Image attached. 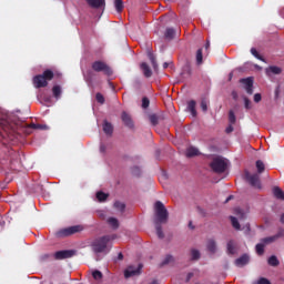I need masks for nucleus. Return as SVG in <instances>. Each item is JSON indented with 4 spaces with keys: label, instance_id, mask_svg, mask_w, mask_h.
Listing matches in <instances>:
<instances>
[{
    "label": "nucleus",
    "instance_id": "37",
    "mask_svg": "<svg viewBox=\"0 0 284 284\" xmlns=\"http://www.w3.org/2000/svg\"><path fill=\"white\" fill-rule=\"evenodd\" d=\"M207 250H209V252H216V242H214V241H209V243H207Z\"/></svg>",
    "mask_w": 284,
    "mask_h": 284
},
{
    "label": "nucleus",
    "instance_id": "13",
    "mask_svg": "<svg viewBox=\"0 0 284 284\" xmlns=\"http://www.w3.org/2000/svg\"><path fill=\"white\" fill-rule=\"evenodd\" d=\"M74 251H60L54 254L58 261H63V258H72Z\"/></svg>",
    "mask_w": 284,
    "mask_h": 284
},
{
    "label": "nucleus",
    "instance_id": "29",
    "mask_svg": "<svg viewBox=\"0 0 284 284\" xmlns=\"http://www.w3.org/2000/svg\"><path fill=\"white\" fill-rule=\"evenodd\" d=\"M227 252H229V254H235L236 253V243H234V241H230L227 243Z\"/></svg>",
    "mask_w": 284,
    "mask_h": 284
},
{
    "label": "nucleus",
    "instance_id": "47",
    "mask_svg": "<svg viewBox=\"0 0 284 284\" xmlns=\"http://www.w3.org/2000/svg\"><path fill=\"white\" fill-rule=\"evenodd\" d=\"M262 99H263V97L261 95V93H255L254 94V102L255 103H261Z\"/></svg>",
    "mask_w": 284,
    "mask_h": 284
},
{
    "label": "nucleus",
    "instance_id": "9",
    "mask_svg": "<svg viewBox=\"0 0 284 284\" xmlns=\"http://www.w3.org/2000/svg\"><path fill=\"white\" fill-rule=\"evenodd\" d=\"M141 274V265L139 266H129L124 271V276L126 278H132V276H139Z\"/></svg>",
    "mask_w": 284,
    "mask_h": 284
},
{
    "label": "nucleus",
    "instance_id": "8",
    "mask_svg": "<svg viewBox=\"0 0 284 284\" xmlns=\"http://www.w3.org/2000/svg\"><path fill=\"white\" fill-rule=\"evenodd\" d=\"M240 83H243V85H245V91L248 94H254V78L250 77V78L241 79Z\"/></svg>",
    "mask_w": 284,
    "mask_h": 284
},
{
    "label": "nucleus",
    "instance_id": "19",
    "mask_svg": "<svg viewBox=\"0 0 284 284\" xmlns=\"http://www.w3.org/2000/svg\"><path fill=\"white\" fill-rule=\"evenodd\" d=\"M278 239H281V235L276 234L273 236L264 237L261 240V242L266 246V245H271V243H275V241H278Z\"/></svg>",
    "mask_w": 284,
    "mask_h": 284
},
{
    "label": "nucleus",
    "instance_id": "55",
    "mask_svg": "<svg viewBox=\"0 0 284 284\" xmlns=\"http://www.w3.org/2000/svg\"><path fill=\"white\" fill-rule=\"evenodd\" d=\"M189 227H190L191 230H194V225H192V222L189 223Z\"/></svg>",
    "mask_w": 284,
    "mask_h": 284
},
{
    "label": "nucleus",
    "instance_id": "12",
    "mask_svg": "<svg viewBox=\"0 0 284 284\" xmlns=\"http://www.w3.org/2000/svg\"><path fill=\"white\" fill-rule=\"evenodd\" d=\"M87 3L94 10H99V8H105V0H87Z\"/></svg>",
    "mask_w": 284,
    "mask_h": 284
},
{
    "label": "nucleus",
    "instance_id": "38",
    "mask_svg": "<svg viewBox=\"0 0 284 284\" xmlns=\"http://www.w3.org/2000/svg\"><path fill=\"white\" fill-rule=\"evenodd\" d=\"M268 265H272L273 267H276L278 265V258H276V256H271L268 258Z\"/></svg>",
    "mask_w": 284,
    "mask_h": 284
},
{
    "label": "nucleus",
    "instance_id": "46",
    "mask_svg": "<svg viewBox=\"0 0 284 284\" xmlns=\"http://www.w3.org/2000/svg\"><path fill=\"white\" fill-rule=\"evenodd\" d=\"M174 261V257L171 255H168L164 261H163V265H168L169 263H172Z\"/></svg>",
    "mask_w": 284,
    "mask_h": 284
},
{
    "label": "nucleus",
    "instance_id": "59",
    "mask_svg": "<svg viewBox=\"0 0 284 284\" xmlns=\"http://www.w3.org/2000/svg\"><path fill=\"white\" fill-rule=\"evenodd\" d=\"M281 222L284 223V214L281 215Z\"/></svg>",
    "mask_w": 284,
    "mask_h": 284
},
{
    "label": "nucleus",
    "instance_id": "20",
    "mask_svg": "<svg viewBox=\"0 0 284 284\" xmlns=\"http://www.w3.org/2000/svg\"><path fill=\"white\" fill-rule=\"evenodd\" d=\"M103 132L106 133L109 136H112V133L114 132V126H112V123L104 121Z\"/></svg>",
    "mask_w": 284,
    "mask_h": 284
},
{
    "label": "nucleus",
    "instance_id": "26",
    "mask_svg": "<svg viewBox=\"0 0 284 284\" xmlns=\"http://www.w3.org/2000/svg\"><path fill=\"white\" fill-rule=\"evenodd\" d=\"M255 165H256L257 174H263L265 172V163H263V161L257 160L255 162Z\"/></svg>",
    "mask_w": 284,
    "mask_h": 284
},
{
    "label": "nucleus",
    "instance_id": "48",
    "mask_svg": "<svg viewBox=\"0 0 284 284\" xmlns=\"http://www.w3.org/2000/svg\"><path fill=\"white\" fill-rule=\"evenodd\" d=\"M234 132V126L233 124H229V126L225 129L226 134H232Z\"/></svg>",
    "mask_w": 284,
    "mask_h": 284
},
{
    "label": "nucleus",
    "instance_id": "32",
    "mask_svg": "<svg viewBox=\"0 0 284 284\" xmlns=\"http://www.w3.org/2000/svg\"><path fill=\"white\" fill-rule=\"evenodd\" d=\"M196 63L201 65L203 63V49L196 51Z\"/></svg>",
    "mask_w": 284,
    "mask_h": 284
},
{
    "label": "nucleus",
    "instance_id": "45",
    "mask_svg": "<svg viewBox=\"0 0 284 284\" xmlns=\"http://www.w3.org/2000/svg\"><path fill=\"white\" fill-rule=\"evenodd\" d=\"M254 284H272V283L270 282V280H267L265 277H261Z\"/></svg>",
    "mask_w": 284,
    "mask_h": 284
},
{
    "label": "nucleus",
    "instance_id": "4",
    "mask_svg": "<svg viewBox=\"0 0 284 284\" xmlns=\"http://www.w3.org/2000/svg\"><path fill=\"white\" fill-rule=\"evenodd\" d=\"M91 68L93 72H103L104 74H106V77H112V69L110 68V65H108V63L101 60L94 61L91 64Z\"/></svg>",
    "mask_w": 284,
    "mask_h": 284
},
{
    "label": "nucleus",
    "instance_id": "58",
    "mask_svg": "<svg viewBox=\"0 0 284 284\" xmlns=\"http://www.w3.org/2000/svg\"><path fill=\"white\" fill-rule=\"evenodd\" d=\"M232 77H234V74H233V73H230V74H229L230 81H232Z\"/></svg>",
    "mask_w": 284,
    "mask_h": 284
},
{
    "label": "nucleus",
    "instance_id": "57",
    "mask_svg": "<svg viewBox=\"0 0 284 284\" xmlns=\"http://www.w3.org/2000/svg\"><path fill=\"white\" fill-rule=\"evenodd\" d=\"M255 68H256L257 70H263V68H261L258 64H255Z\"/></svg>",
    "mask_w": 284,
    "mask_h": 284
},
{
    "label": "nucleus",
    "instance_id": "7",
    "mask_svg": "<svg viewBox=\"0 0 284 284\" xmlns=\"http://www.w3.org/2000/svg\"><path fill=\"white\" fill-rule=\"evenodd\" d=\"M246 216L239 214L237 216H231V223L234 230H241V225H245Z\"/></svg>",
    "mask_w": 284,
    "mask_h": 284
},
{
    "label": "nucleus",
    "instance_id": "14",
    "mask_svg": "<svg viewBox=\"0 0 284 284\" xmlns=\"http://www.w3.org/2000/svg\"><path fill=\"white\" fill-rule=\"evenodd\" d=\"M154 212L155 214H168V209L165 207V204L161 201H156L154 203Z\"/></svg>",
    "mask_w": 284,
    "mask_h": 284
},
{
    "label": "nucleus",
    "instance_id": "5",
    "mask_svg": "<svg viewBox=\"0 0 284 284\" xmlns=\"http://www.w3.org/2000/svg\"><path fill=\"white\" fill-rule=\"evenodd\" d=\"M244 176L247 181V183H250V185L252 187H255L256 190H261V174L258 173H250V171H245Z\"/></svg>",
    "mask_w": 284,
    "mask_h": 284
},
{
    "label": "nucleus",
    "instance_id": "27",
    "mask_svg": "<svg viewBox=\"0 0 284 284\" xmlns=\"http://www.w3.org/2000/svg\"><path fill=\"white\" fill-rule=\"evenodd\" d=\"M108 225H110V227H113V230H116V227H119V220H116L115 217H109L106 220Z\"/></svg>",
    "mask_w": 284,
    "mask_h": 284
},
{
    "label": "nucleus",
    "instance_id": "54",
    "mask_svg": "<svg viewBox=\"0 0 284 284\" xmlns=\"http://www.w3.org/2000/svg\"><path fill=\"white\" fill-rule=\"evenodd\" d=\"M100 150H101V152H105V146H104V145H101V146H100Z\"/></svg>",
    "mask_w": 284,
    "mask_h": 284
},
{
    "label": "nucleus",
    "instance_id": "28",
    "mask_svg": "<svg viewBox=\"0 0 284 284\" xmlns=\"http://www.w3.org/2000/svg\"><path fill=\"white\" fill-rule=\"evenodd\" d=\"M113 206L115 210H118V212H125V204L121 201H115Z\"/></svg>",
    "mask_w": 284,
    "mask_h": 284
},
{
    "label": "nucleus",
    "instance_id": "35",
    "mask_svg": "<svg viewBox=\"0 0 284 284\" xmlns=\"http://www.w3.org/2000/svg\"><path fill=\"white\" fill-rule=\"evenodd\" d=\"M149 121L150 123H152L153 125H159V115L158 114H151L149 116Z\"/></svg>",
    "mask_w": 284,
    "mask_h": 284
},
{
    "label": "nucleus",
    "instance_id": "24",
    "mask_svg": "<svg viewBox=\"0 0 284 284\" xmlns=\"http://www.w3.org/2000/svg\"><path fill=\"white\" fill-rule=\"evenodd\" d=\"M52 94H53L54 99H61V94H62L61 85H59V84L53 85Z\"/></svg>",
    "mask_w": 284,
    "mask_h": 284
},
{
    "label": "nucleus",
    "instance_id": "22",
    "mask_svg": "<svg viewBox=\"0 0 284 284\" xmlns=\"http://www.w3.org/2000/svg\"><path fill=\"white\" fill-rule=\"evenodd\" d=\"M187 110L192 114V116H196V101L194 100L189 101Z\"/></svg>",
    "mask_w": 284,
    "mask_h": 284
},
{
    "label": "nucleus",
    "instance_id": "33",
    "mask_svg": "<svg viewBox=\"0 0 284 284\" xmlns=\"http://www.w3.org/2000/svg\"><path fill=\"white\" fill-rule=\"evenodd\" d=\"M191 258L192 261H199V258H201V253L199 252V250L191 251Z\"/></svg>",
    "mask_w": 284,
    "mask_h": 284
},
{
    "label": "nucleus",
    "instance_id": "53",
    "mask_svg": "<svg viewBox=\"0 0 284 284\" xmlns=\"http://www.w3.org/2000/svg\"><path fill=\"white\" fill-rule=\"evenodd\" d=\"M209 49H210V41H207L205 44V50H209Z\"/></svg>",
    "mask_w": 284,
    "mask_h": 284
},
{
    "label": "nucleus",
    "instance_id": "11",
    "mask_svg": "<svg viewBox=\"0 0 284 284\" xmlns=\"http://www.w3.org/2000/svg\"><path fill=\"white\" fill-rule=\"evenodd\" d=\"M283 69L277 65H270L265 69L266 77H272L274 74H282Z\"/></svg>",
    "mask_w": 284,
    "mask_h": 284
},
{
    "label": "nucleus",
    "instance_id": "30",
    "mask_svg": "<svg viewBox=\"0 0 284 284\" xmlns=\"http://www.w3.org/2000/svg\"><path fill=\"white\" fill-rule=\"evenodd\" d=\"M114 8L116 12H123V0H114Z\"/></svg>",
    "mask_w": 284,
    "mask_h": 284
},
{
    "label": "nucleus",
    "instance_id": "3",
    "mask_svg": "<svg viewBox=\"0 0 284 284\" xmlns=\"http://www.w3.org/2000/svg\"><path fill=\"white\" fill-rule=\"evenodd\" d=\"M210 168L215 172V174H223V172L227 170V161L221 156L213 158L210 163Z\"/></svg>",
    "mask_w": 284,
    "mask_h": 284
},
{
    "label": "nucleus",
    "instance_id": "16",
    "mask_svg": "<svg viewBox=\"0 0 284 284\" xmlns=\"http://www.w3.org/2000/svg\"><path fill=\"white\" fill-rule=\"evenodd\" d=\"M250 263V256L246 254L242 255L240 258L235 260V265L237 267H243L244 265H247Z\"/></svg>",
    "mask_w": 284,
    "mask_h": 284
},
{
    "label": "nucleus",
    "instance_id": "40",
    "mask_svg": "<svg viewBox=\"0 0 284 284\" xmlns=\"http://www.w3.org/2000/svg\"><path fill=\"white\" fill-rule=\"evenodd\" d=\"M95 101H98L100 103V105H103V103H105V98L103 97V94L97 93Z\"/></svg>",
    "mask_w": 284,
    "mask_h": 284
},
{
    "label": "nucleus",
    "instance_id": "44",
    "mask_svg": "<svg viewBox=\"0 0 284 284\" xmlns=\"http://www.w3.org/2000/svg\"><path fill=\"white\" fill-rule=\"evenodd\" d=\"M244 108L246 110H252V101H250L247 98H244Z\"/></svg>",
    "mask_w": 284,
    "mask_h": 284
},
{
    "label": "nucleus",
    "instance_id": "23",
    "mask_svg": "<svg viewBox=\"0 0 284 284\" xmlns=\"http://www.w3.org/2000/svg\"><path fill=\"white\" fill-rule=\"evenodd\" d=\"M199 154H201L199 152V149L191 146L189 149H186V156L187 159H192V156H199Z\"/></svg>",
    "mask_w": 284,
    "mask_h": 284
},
{
    "label": "nucleus",
    "instance_id": "50",
    "mask_svg": "<svg viewBox=\"0 0 284 284\" xmlns=\"http://www.w3.org/2000/svg\"><path fill=\"white\" fill-rule=\"evenodd\" d=\"M87 81H88L89 83H91V82H92V72H90V73L88 74V77H87Z\"/></svg>",
    "mask_w": 284,
    "mask_h": 284
},
{
    "label": "nucleus",
    "instance_id": "52",
    "mask_svg": "<svg viewBox=\"0 0 284 284\" xmlns=\"http://www.w3.org/2000/svg\"><path fill=\"white\" fill-rule=\"evenodd\" d=\"M169 67H170V63H168V62H164V63H163L164 70H166V68H169Z\"/></svg>",
    "mask_w": 284,
    "mask_h": 284
},
{
    "label": "nucleus",
    "instance_id": "56",
    "mask_svg": "<svg viewBox=\"0 0 284 284\" xmlns=\"http://www.w3.org/2000/svg\"><path fill=\"white\" fill-rule=\"evenodd\" d=\"M236 214H243V212L240 209H236Z\"/></svg>",
    "mask_w": 284,
    "mask_h": 284
},
{
    "label": "nucleus",
    "instance_id": "51",
    "mask_svg": "<svg viewBox=\"0 0 284 284\" xmlns=\"http://www.w3.org/2000/svg\"><path fill=\"white\" fill-rule=\"evenodd\" d=\"M232 199H234V195H230V196L225 200V203H230V201H232Z\"/></svg>",
    "mask_w": 284,
    "mask_h": 284
},
{
    "label": "nucleus",
    "instance_id": "2",
    "mask_svg": "<svg viewBox=\"0 0 284 284\" xmlns=\"http://www.w3.org/2000/svg\"><path fill=\"white\" fill-rule=\"evenodd\" d=\"M52 79H54V72L50 69H47L42 72V74L33 77L32 83L37 89L48 88V81H52Z\"/></svg>",
    "mask_w": 284,
    "mask_h": 284
},
{
    "label": "nucleus",
    "instance_id": "21",
    "mask_svg": "<svg viewBox=\"0 0 284 284\" xmlns=\"http://www.w3.org/2000/svg\"><path fill=\"white\" fill-rule=\"evenodd\" d=\"M273 196H275V199H278L280 201H284L283 190L278 186H274L273 187Z\"/></svg>",
    "mask_w": 284,
    "mask_h": 284
},
{
    "label": "nucleus",
    "instance_id": "60",
    "mask_svg": "<svg viewBox=\"0 0 284 284\" xmlns=\"http://www.w3.org/2000/svg\"><path fill=\"white\" fill-rule=\"evenodd\" d=\"M233 97H234V99H236V92H233Z\"/></svg>",
    "mask_w": 284,
    "mask_h": 284
},
{
    "label": "nucleus",
    "instance_id": "6",
    "mask_svg": "<svg viewBox=\"0 0 284 284\" xmlns=\"http://www.w3.org/2000/svg\"><path fill=\"white\" fill-rule=\"evenodd\" d=\"M81 231H83V226H80V225L70 226V227L58 231L55 236H58V239H65V236H72V234H77V232H81Z\"/></svg>",
    "mask_w": 284,
    "mask_h": 284
},
{
    "label": "nucleus",
    "instance_id": "42",
    "mask_svg": "<svg viewBox=\"0 0 284 284\" xmlns=\"http://www.w3.org/2000/svg\"><path fill=\"white\" fill-rule=\"evenodd\" d=\"M207 103H209L207 99L203 98L201 100V109H202L203 112H207Z\"/></svg>",
    "mask_w": 284,
    "mask_h": 284
},
{
    "label": "nucleus",
    "instance_id": "1",
    "mask_svg": "<svg viewBox=\"0 0 284 284\" xmlns=\"http://www.w3.org/2000/svg\"><path fill=\"white\" fill-rule=\"evenodd\" d=\"M114 239H116V235H105L102 237H98L92 242L91 247L93 252H95V254H105L112 248V245H110V243H112Z\"/></svg>",
    "mask_w": 284,
    "mask_h": 284
},
{
    "label": "nucleus",
    "instance_id": "61",
    "mask_svg": "<svg viewBox=\"0 0 284 284\" xmlns=\"http://www.w3.org/2000/svg\"><path fill=\"white\" fill-rule=\"evenodd\" d=\"M32 126H33V128H39V126H37L36 124H32Z\"/></svg>",
    "mask_w": 284,
    "mask_h": 284
},
{
    "label": "nucleus",
    "instance_id": "18",
    "mask_svg": "<svg viewBox=\"0 0 284 284\" xmlns=\"http://www.w3.org/2000/svg\"><path fill=\"white\" fill-rule=\"evenodd\" d=\"M95 197L99 201V203H105V201H108V199L110 197V194H108L103 191H98L95 193Z\"/></svg>",
    "mask_w": 284,
    "mask_h": 284
},
{
    "label": "nucleus",
    "instance_id": "34",
    "mask_svg": "<svg viewBox=\"0 0 284 284\" xmlns=\"http://www.w3.org/2000/svg\"><path fill=\"white\" fill-rule=\"evenodd\" d=\"M229 123L231 125H234V123H236V115L234 114V112L232 110L229 111Z\"/></svg>",
    "mask_w": 284,
    "mask_h": 284
},
{
    "label": "nucleus",
    "instance_id": "43",
    "mask_svg": "<svg viewBox=\"0 0 284 284\" xmlns=\"http://www.w3.org/2000/svg\"><path fill=\"white\" fill-rule=\"evenodd\" d=\"M142 108L144 110H146V108H150V99H148L145 97L142 99Z\"/></svg>",
    "mask_w": 284,
    "mask_h": 284
},
{
    "label": "nucleus",
    "instance_id": "15",
    "mask_svg": "<svg viewBox=\"0 0 284 284\" xmlns=\"http://www.w3.org/2000/svg\"><path fill=\"white\" fill-rule=\"evenodd\" d=\"M140 68L143 72V75L146 78V79H150V77H152V69H150V65L145 62H142L140 64Z\"/></svg>",
    "mask_w": 284,
    "mask_h": 284
},
{
    "label": "nucleus",
    "instance_id": "17",
    "mask_svg": "<svg viewBox=\"0 0 284 284\" xmlns=\"http://www.w3.org/2000/svg\"><path fill=\"white\" fill-rule=\"evenodd\" d=\"M154 221L155 225H163L168 223V214H156Z\"/></svg>",
    "mask_w": 284,
    "mask_h": 284
},
{
    "label": "nucleus",
    "instance_id": "25",
    "mask_svg": "<svg viewBox=\"0 0 284 284\" xmlns=\"http://www.w3.org/2000/svg\"><path fill=\"white\" fill-rule=\"evenodd\" d=\"M174 34H176V31H174L173 28H168L165 33H164V37L165 39H168L169 41H172V39H174Z\"/></svg>",
    "mask_w": 284,
    "mask_h": 284
},
{
    "label": "nucleus",
    "instance_id": "62",
    "mask_svg": "<svg viewBox=\"0 0 284 284\" xmlns=\"http://www.w3.org/2000/svg\"><path fill=\"white\" fill-rule=\"evenodd\" d=\"M45 101H50V99H47Z\"/></svg>",
    "mask_w": 284,
    "mask_h": 284
},
{
    "label": "nucleus",
    "instance_id": "41",
    "mask_svg": "<svg viewBox=\"0 0 284 284\" xmlns=\"http://www.w3.org/2000/svg\"><path fill=\"white\" fill-rule=\"evenodd\" d=\"M149 59L153 65L154 70H159V64L156 63V58H154L152 54L149 55Z\"/></svg>",
    "mask_w": 284,
    "mask_h": 284
},
{
    "label": "nucleus",
    "instance_id": "31",
    "mask_svg": "<svg viewBox=\"0 0 284 284\" xmlns=\"http://www.w3.org/2000/svg\"><path fill=\"white\" fill-rule=\"evenodd\" d=\"M251 54H253V57H255V59H258V61H263V63H265V58H263V55L258 54V51L256 50V48L251 49Z\"/></svg>",
    "mask_w": 284,
    "mask_h": 284
},
{
    "label": "nucleus",
    "instance_id": "36",
    "mask_svg": "<svg viewBox=\"0 0 284 284\" xmlns=\"http://www.w3.org/2000/svg\"><path fill=\"white\" fill-rule=\"evenodd\" d=\"M255 250H256V253L261 256L263 255V252L265 250V244H263L262 242L258 243L256 246H255Z\"/></svg>",
    "mask_w": 284,
    "mask_h": 284
},
{
    "label": "nucleus",
    "instance_id": "63",
    "mask_svg": "<svg viewBox=\"0 0 284 284\" xmlns=\"http://www.w3.org/2000/svg\"><path fill=\"white\" fill-rule=\"evenodd\" d=\"M152 284H156V282H153Z\"/></svg>",
    "mask_w": 284,
    "mask_h": 284
},
{
    "label": "nucleus",
    "instance_id": "10",
    "mask_svg": "<svg viewBox=\"0 0 284 284\" xmlns=\"http://www.w3.org/2000/svg\"><path fill=\"white\" fill-rule=\"evenodd\" d=\"M121 119L126 128L130 130L134 129V121H132V116L128 112L123 111Z\"/></svg>",
    "mask_w": 284,
    "mask_h": 284
},
{
    "label": "nucleus",
    "instance_id": "39",
    "mask_svg": "<svg viewBox=\"0 0 284 284\" xmlns=\"http://www.w3.org/2000/svg\"><path fill=\"white\" fill-rule=\"evenodd\" d=\"M92 276L95 281H101L103 278V273H101L100 271H93Z\"/></svg>",
    "mask_w": 284,
    "mask_h": 284
},
{
    "label": "nucleus",
    "instance_id": "49",
    "mask_svg": "<svg viewBox=\"0 0 284 284\" xmlns=\"http://www.w3.org/2000/svg\"><path fill=\"white\" fill-rule=\"evenodd\" d=\"M156 234H158L159 239H163V231H161L160 227H156Z\"/></svg>",
    "mask_w": 284,
    "mask_h": 284
}]
</instances>
